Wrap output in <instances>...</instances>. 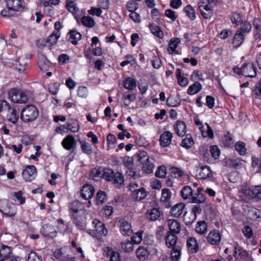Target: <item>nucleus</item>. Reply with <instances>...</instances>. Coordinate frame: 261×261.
Listing matches in <instances>:
<instances>
[{"label": "nucleus", "instance_id": "1", "mask_svg": "<svg viewBox=\"0 0 261 261\" xmlns=\"http://www.w3.org/2000/svg\"><path fill=\"white\" fill-rule=\"evenodd\" d=\"M39 114V110L36 106L28 105L21 110L20 118L24 123H29L35 121Z\"/></svg>", "mask_w": 261, "mask_h": 261}, {"label": "nucleus", "instance_id": "2", "mask_svg": "<svg viewBox=\"0 0 261 261\" xmlns=\"http://www.w3.org/2000/svg\"><path fill=\"white\" fill-rule=\"evenodd\" d=\"M8 94L9 98L13 102L25 103L28 101L27 95L20 89L16 88H11Z\"/></svg>", "mask_w": 261, "mask_h": 261}, {"label": "nucleus", "instance_id": "3", "mask_svg": "<svg viewBox=\"0 0 261 261\" xmlns=\"http://www.w3.org/2000/svg\"><path fill=\"white\" fill-rule=\"evenodd\" d=\"M138 160L142 165V170L147 174L153 172L154 167L152 163L149 161L147 153L145 151H140L138 154Z\"/></svg>", "mask_w": 261, "mask_h": 261}, {"label": "nucleus", "instance_id": "4", "mask_svg": "<svg viewBox=\"0 0 261 261\" xmlns=\"http://www.w3.org/2000/svg\"><path fill=\"white\" fill-rule=\"evenodd\" d=\"M0 212L7 216L13 217L16 214L17 207L13 203L4 201L0 205Z\"/></svg>", "mask_w": 261, "mask_h": 261}, {"label": "nucleus", "instance_id": "5", "mask_svg": "<svg viewBox=\"0 0 261 261\" xmlns=\"http://www.w3.org/2000/svg\"><path fill=\"white\" fill-rule=\"evenodd\" d=\"M243 193L249 199L261 200V186H255L252 189H244L243 190Z\"/></svg>", "mask_w": 261, "mask_h": 261}, {"label": "nucleus", "instance_id": "6", "mask_svg": "<svg viewBox=\"0 0 261 261\" xmlns=\"http://www.w3.org/2000/svg\"><path fill=\"white\" fill-rule=\"evenodd\" d=\"M36 174V169L33 165L28 166L22 173V176L26 181H32L35 178Z\"/></svg>", "mask_w": 261, "mask_h": 261}, {"label": "nucleus", "instance_id": "7", "mask_svg": "<svg viewBox=\"0 0 261 261\" xmlns=\"http://www.w3.org/2000/svg\"><path fill=\"white\" fill-rule=\"evenodd\" d=\"M120 231L123 236H129L133 233L131 224L124 219L119 220Z\"/></svg>", "mask_w": 261, "mask_h": 261}, {"label": "nucleus", "instance_id": "8", "mask_svg": "<svg viewBox=\"0 0 261 261\" xmlns=\"http://www.w3.org/2000/svg\"><path fill=\"white\" fill-rule=\"evenodd\" d=\"M93 227L94 228L96 235L106 236L108 230L105 227V224L97 219H94L92 221Z\"/></svg>", "mask_w": 261, "mask_h": 261}, {"label": "nucleus", "instance_id": "9", "mask_svg": "<svg viewBox=\"0 0 261 261\" xmlns=\"http://www.w3.org/2000/svg\"><path fill=\"white\" fill-rule=\"evenodd\" d=\"M202 191L203 189L202 188H198L197 190V192L191 197L190 202L193 203L204 204L206 197L202 193Z\"/></svg>", "mask_w": 261, "mask_h": 261}, {"label": "nucleus", "instance_id": "10", "mask_svg": "<svg viewBox=\"0 0 261 261\" xmlns=\"http://www.w3.org/2000/svg\"><path fill=\"white\" fill-rule=\"evenodd\" d=\"M62 145L66 150L74 149L76 145V141L72 135H69L63 140Z\"/></svg>", "mask_w": 261, "mask_h": 261}, {"label": "nucleus", "instance_id": "11", "mask_svg": "<svg viewBox=\"0 0 261 261\" xmlns=\"http://www.w3.org/2000/svg\"><path fill=\"white\" fill-rule=\"evenodd\" d=\"M95 189L91 185L86 184L81 190V196L85 200H89L94 196Z\"/></svg>", "mask_w": 261, "mask_h": 261}, {"label": "nucleus", "instance_id": "12", "mask_svg": "<svg viewBox=\"0 0 261 261\" xmlns=\"http://www.w3.org/2000/svg\"><path fill=\"white\" fill-rule=\"evenodd\" d=\"M243 75L249 77L256 76V68L253 63H248L243 65Z\"/></svg>", "mask_w": 261, "mask_h": 261}, {"label": "nucleus", "instance_id": "13", "mask_svg": "<svg viewBox=\"0 0 261 261\" xmlns=\"http://www.w3.org/2000/svg\"><path fill=\"white\" fill-rule=\"evenodd\" d=\"M6 3L7 9L11 10L13 12L23 8V3L20 0H6Z\"/></svg>", "mask_w": 261, "mask_h": 261}, {"label": "nucleus", "instance_id": "14", "mask_svg": "<svg viewBox=\"0 0 261 261\" xmlns=\"http://www.w3.org/2000/svg\"><path fill=\"white\" fill-rule=\"evenodd\" d=\"M207 242L213 245H218L221 241V234L218 230H213L210 231L207 237Z\"/></svg>", "mask_w": 261, "mask_h": 261}, {"label": "nucleus", "instance_id": "15", "mask_svg": "<svg viewBox=\"0 0 261 261\" xmlns=\"http://www.w3.org/2000/svg\"><path fill=\"white\" fill-rule=\"evenodd\" d=\"M38 65L42 71H47L49 69L50 62L44 55L40 54L38 55Z\"/></svg>", "mask_w": 261, "mask_h": 261}, {"label": "nucleus", "instance_id": "16", "mask_svg": "<svg viewBox=\"0 0 261 261\" xmlns=\"http://www.w3.org/2000/svg\"><path fill=\"white\" fill-rule=\"evenodd\" d=\"M173 135L169 131L164 132V148L169 146L170 145L172 147L171 152H174L175 147L177 144V142L175 140H172Z\"/></svg>", "mask_w": 261, "mask_h": 261}, {"label": "nucleus", "instance_id": "17", "mask_svg": "<svg viewBox=\"0 0 261 261\" xmlns=\"http://www.w3.org/2000/svg\"><path fill=\"white\" fill-rule=\"evenodd\" d=\"M67 40L72 44L76 45L78 41L81 40L82 35L76 30H73L69 31L67 35Z\"/></svg>", "mask_w": 261, "mask_h": 261}, {"label": "nucleus", "instance_id": "18", "mask_svg": "<svg viewBox=\"0 0 261 261\" xmlns=\"http://www.w3.org/2000/svg\"><path fill=\"white\" fill-rule=\"evenodd\" d=\"M172 208L170 212V214L174 217H178L183 212V210L185 207V204L182 203H178L174 205H172Z\"/></svg>", "mask_w": 261, "mask_h": 261}, {"label": "nucleus", "instance_id": "19", "mask_svg": "<svg viewBox=\"0 0 261 261\" xmlns=\"http://www.w3.org/2000/svg\"><path fill=\"white\" fill-rule=\"evenodd\" d=\"M245 35L240 30H237L236 34L233 38L232 44L234 47H239L244 40Z\"/></svg>", "mask_w": 261, "mask_h": 261}, {"label": "nucleus", "instance_id": "20", "mask_svg": "<svg viewBox=\"0 0 261 261\" xmlns=\"http://www.w3.org/2000/svg\"><path fill=\"white\" fill-rule=\"evenodd\" d=\"M177 240V237L175 234L169 232L165 238L166 245L168 248H171L178 246V245H176Z\"/></svg>", "mask_w": 261, "mask_h": 261}, {"label": "nucleus", "instance_id": "21", "mask_svg": "<svg viewBox=\"0 0 261 261\" xmlns=\"http://www.w3.org/2000/svg\"><path fill=\"white\" fill-rule=\"evenodd\" d=\"M172 192L169 189L164 188V207L169 208L173 204V199L171 198Z\"/></svg>", "mask_w": 261, "mask_h": 261}, {"label": "nucleus", "instance_id": "22", "mask_svg": "<svg viewBox=\"0 0 261 261\" xmlns=\"http://www.w3.org/2000/svg\"><path fill=\"white\" fill-rule=\"evenodd\" d=\"M187 246L188 250L192 253L197 252L199 249L197 242L194 238H190L187 240Z\"/></svg>", "mask_w": 261, "mask_h": 261}, {"label": "nucleus", "instance_id": "23", "mask_svg": "<svg viewBox=\"0 0 261 261\" xmlns=\"http://www.w3.org/2000/svg\"><path fill=\"white\" fill-rule=\"evenodd\" d=\"M41 232L44 236L53 238L56 236V231L53 226L49 224H45L43 226Z\"/></svg>", "mask_w": 261, "mask_h": 261}, {"label": "nucleus", "instance_id": "24", "mask_svg": "<svg viewBox=\"0 0 261 261\" xmlns=\"http://www.w3.org/2000/svg\"><path fill=\"white\" fill-rule=\"evenodd\" d=\"M7 118L8 120L12 123H15L17 122L19 118V115L16 110L10 106L8 109Z\"/></svg>", "mask_w": 261, "mask_h": 261}, {"label": "nucleus", "instance_id": "25", "mask_svg": "<svg viewBox=\"0 0 261 261\" xmlns=\"http://www.w3.org/2000/svg\"><path fill=\"white\" fill-rule=\"evenodd\" d=\"M136 253L137 258L141 261H144L149 256L147 249L143 246H140L137 249Z\"/></svg>", "mask_w": 261, "mask_h": 261}, {"label": "nucleus", "instance_id": "26", "mask_svg": "<svg viewBox=\"0 0 261 261\" xmlns=\"http://www.w3.org/2000/svg\"><path fill=\"white\" fill-rule=\"evenodd\" d=\"M175 130L177 135L179 136L182 137L186 133V125L184 122L181 121H177L174 127Z\"/></svg>", "mask_w": 261, "mask_h": 261}, {"label": "nucleus", "instance_id": "27", "mask_svg": "<svg viewBox=\"0 0 261 261\" xmlns=\"http://www.w3.org/2000/svg\"><path fill=\"white\" fill-rule=\"evenodd\" d=\"M168 226L171 233L177 234L180 231V225L179 223L176 220H169Z\"/></svg>", "mask_w": 261, "mask_h": 261}, {"label": "nucleus", "instance_id": "28", "mask_svg": "<svg viewBox=\"0 0 261 261\" xmlns=\"http://www.w3.org/2000/svg\"><path fill=\"white\" fill-rule=\"evenodd\" d=\"M11 252L10 247L0 244V256L4 261H7L8 259L11 256Z\"/></svg>", "mask_w": 261, "mask_h": 261}, {"label": "nucleus", "instance_id": "29", "mask_svg": "<svg viewBox=\"0 0 261 261\" xmlns=\"http://www.w3.org/2000/svg\"><path fill=\"white\" fill-rule=\"evenodd\" d=\"M180 42V39L178 38H174L171 40H170L169 46L167 48L169 54L175 53L176 54H178V52L176 50L178 44Z\"/></svg>", "mask_w": 261, "mask_h": 261}, {"label": "nucleus", "instance_id": "30", "mask_svg": "<svg viewBox=\"0 0 261 261\" xmlns=\"http://www.w3.org/2000/svg\"><path fill=\"white\" fill-rule=\"evenodd\" d=\"M146 196V192L143 188H141L137 190H134L133 192V198L138 201L144 199Z\"/></svg>", "mask_w": 261, "mask_h": 261}, {"label": "nucleus", "instance_id": "31", "mask_svg": "<svg viewBox=\"0 0 261 261\" xmlns=\"http://www.w3.org/2000/svg\"><path fill=\"white\" fill-rule=\"evenodd\" d=\"M196 218L195 214L192 212H186L184 215L183 221L186 225H190L195 221Z\"/></svg>", "mask_w": 261, "mask_h": 261}, {"label": "nucleus", "instance_id": "32", "mask_svg": "<svg viewBox=\"0 0 261 261\" xmlns=\"http://www.w3.org/2000/svg\"><path fill=\"white\" fill-rule=\"evenodd\" d=\"M147 217L151 221L156 220L160 216V213L156 208L148 210L146 213Z\"/></svg>", "mask_w": 261, "mask_h": 261}, {"label": "nucleus", "instance_id": "33", "mask_svg": "<svg viewBox=\"0 0 261 261\" xmlns=\"http://www.w3.org/2000/svg\"><path fill=\"white\" fill-rule=\"evenodd\" d=\"M115 173L114 171L109 168H106L102 170V176L108 181H111L113 180Z\"/></svg>", "mask_w": 261, "mask_h": 261}, {"label": "nucleus", "instance_id": "34", "mask_svg": "<svg viewBox=\"0 0 261 261\" xmlns=\"http://www.w3.org/2000/svg\"><path fill=\"white\" fill-rule=\"evenodd\" d=\"M211 171L208 166H202L199 172V178L201 179H206L210 177L211 175Z\"/></svg>", "mask_w": 261, "mask_h": 261}, {"label": "nucleus", "instance_id": "35", "mask_svg": "<svg viewBox=\"0 0 261 261\" xmlns=\"http://www.w3.org/2000/svg\"><path fill=\"white\" fill-rule=\"evenodd\" d=\"M231 20L233 24L237 26L241 25L243 22V16L237 12H233L231 14Z\"/></svg>", "mask_w": 261, "mask_h": 261}, {"label": "nucleus", "instance_id": "36", "mask_svg": "<svg viewBox=\"0 0 261 261\" xmlns=\"http://www.w3.org/2000/svg\"><path fill=\"white\" fill-rule=\"evenodd\" d=\"M171 258L172 261H178L181 255V248L180 246H175L171 248Z\"/></svg>", "mask_w": 261, "mask_h": 261}, {"label": "nucleus", "instance_id": "37", "mask_svg": "<svg viewBox=\"0 0 261 261\" xmlns=\"http://www.w3.org/2000/svg\"><path fill=\"white\" fill-rule=\"evenodd\" d=\"M137 84L135 79L132 77H127L124 81V87L129 90H133L136 87Z\"/></svg>", "mask_w": 261, "mask_h": 261}, {"label": "nucleus", "instance_id": "38", "mask_svg": "<svg viewBox=\"0 0 261 261\" xmlns=\"http://www.w3.org/2000/svg\"><path fill=\"white\" fill-rule=\"evenodd\" d=\"M201 88V85L199 82H196L189 87L187 93L189 95H194L197 93Z\"/></svg>", "mask_w": 261, "mask_h": 261}, {"label": "nucleus", "instance_id": "39", "mask_svg": "<svg viewBox=\"0 0 261 261\" xmlns=\"http://www.w3.org/2000/svg\"><path fill=\"white\" fill-rule=\"evenodd\" d=\"M66 128L72 132L75 133L79 130L80 126L78 122L76 120L72 119L67 122Z\"/></svg>", "mask_w": 261, "mask_h": 261}, {"label": "nucleus", "instance_id": "40", "mask_svg": "<svg viewBox=\"0 0 261 261\" xmlns=\"http://www.w3.org/2000/svg\"><path fill=\"white\" fill-rule=\"evenodd\" d=\"M196 231L201 234L205 233L207 231V225L204 221H198L195 228Z\"/></svg>", "mask_w": 261, "mask_h": 261}, {"label": "nucleus", "instance_id": "41", "mask_svg": "<svg viewBox=\"0 0 261 261\" xmlns=\"http://www.w3.org/2000/svg\"><path fill=\"white\" fill-rule=\"evenodd\" d=\"M114 184L117 188H120L124 183V178L122 174L119 172H117L114 175Z\"/></svg>", "mask_w": 261, "mask_h": 261}, {"label": "nucleus", "instance_id": "42", "mask_svg": "<svg viewBox=\"0 0 261 261\" xmlns=\"http://www.w3.org/2000/svg\"><path fill=\"white\" fill-rule=\"evenodd\" d=\"M181 196L183 199H188L193 195V190L189 186H185L181 191Z\"/></svg>", "mask_w": 261, "mask_h": 261}, {"label": "nucleus", "instance_id": "43", "mask_svg": "<svg viewBox=\"0 0 261 261\" xmlns=\"http://www.w3.org/2000/svg\"><path fill=\"white\" fill-rule=\"evenodd\" d=\"M150 30L151 33L156 36L160 39L163 37V32L161 30V28L158 25L152 24L150 25Z\"/></svg>", "mask_w": 261, "mask_h": 261}, {"label": "nucleus", "instance_id": "44", "mask_svg": "<svg viewBox=\"0 0 261 261\" xmlns=\"http://www.w3.org/2000/svg\"><path fill=\"white\" fill-rule=\"evenodd\" d=\"M82 205L78 201H74L69 205L70 213L72 212L74 215H77L78 212L82 208Z\"/></svg>", "mask_w": 261, "mask_h": 261}, {"label": "nucleus", "instance_id": "45", "mask_svg": "<svg viewBox=\"0 0 261 261\" xmlns=\"http://www.w3.org/2000/svg\"><path fill=\"white\" fill-rule=\"evenodd\" d=\"M122 98L124 100V105L128 106L132 102L136 100V96L135 94H128L125 92L123 94Z\"/></svg>", "mask_w": 261, "mask_h": 261}, {"label": "nucleus", "instance_id": "46", "mask_svg": "<svg viewBox=\"0 0 261 261\" xmlns=\"http://www.w3.org/2000/svg\"><path fill=\"white\" fill-rule=\"evenodd\" d=\"M23 193L19 191L18 192H14L12 193L11 195L14 201H18L20 204H23L25 202V198L22 196Z\"/></svg>", "mask_w": 261, "mask_h": 261}, {"label": "nucleus", "instance_id": "47", "mask_svg": "<svg viewBox=\"0 0 261 261\" xmlns=\"http://www.w3.org/2000/svg\"><path fill=\"white\" fill-rule=\"evenodd\" d=\"M82 23L86 27L92 28L94 25V19L89 16H84L81 18Z\"/></svg>", "mask_w": 261, "mask_h": 261}, {"label": "nucleus", "instance_id": "48", "mask_svg": "<svg viewBox=\"0 0 261 261\" xmlns=\"http://www.w3.org/2000/svg\"><path fill=\"white\" fill-rule=\"evenodd\" d=\"M60 37V33L59 31L54 32L48 37L47 41L51 46L57 43Z\"/></svg>", "mask_w": 261, "mask_h": 261}, {"label": "nucleus", "instance_id": "49", "mask_svg": "<svg viewBox=\"0 0 261 261\" xmlns=\"http://www.w3.org/2000/svg\"><path fill=\"white\" fill-rule=\"evenodd\" d=\"M133 244L132 241L128 240H125L121 243V248L125 252L132 251L134 248Z\"/></svg>", "mask_w": 261, "mask_h": 261}, {"label": "nucleus", "instance_id": "50", "mask_svg": "<svg viewBox=\"0 0 261 261\" xmlns=\"http://www.w3.org/2000/svg\"><path fill=\"white\" fill-rule=\"evenodd\" d=\"M194 144L192 137L187 135L186 137L182 141L181 146L186 149L190 148Z\"/></svg>", "mask_w": 261, "mask_h": 261}, {"label": "nucleus", "instance_id": "51", "mask_svg": "<svg viewBox=\"0 0 261 261\" xmlns=\"http://www.w3.org/2000/svg\"><path fill=\"white\" fill-rule=\"evenodd\" d=\"M102 176V171L99 168H93L90 174V177L94 180H98Z\"/></svg>", "mask_w": 261, "mask_h": 261}, {"label": "nucleus", "instance_id": "52", "mask_svg": "<svg viewBox=\"0 0 261 261\" xmlns=\"http://www.w3.org/2000/svg\"><path fill=\"white\" fill-rule=\"evenodd\" d=\"M235 149L241 155H245L246 153L245 144L243 142H238L235 145Z\"/></svg>", "mask_w": 261, "mask_h": 261}, {"label": "nucleus", "instance_id": "53", "mask_svg": "<svg viewBox=\"0 0 261 261\" xmlns=\"http://www.w3.org/2000/svg\"><path fill=\"white\" fill-rule=\"evenodd\" d=\"M81 148L83 152L87 154H91L92 153V148L91 145L86 141H80Z\"/></svg>", "mask_w": 261, "mask_h": 261}, {"label": "nucleus", "instance_id": "54", "mask_svg": "<svg viewBox=\"0 0 261 261\" xmlns=\"http://www.w3.org/2000/svg\"><path fill=\"white\" fill-rule=\"evenodd\" d=\"M143 231L141 230L135 233L131 237L132 242L134 244H139L142 240Z\"/></svg>", "mask_w": 261, "mask_h": 261}, {"label": "nucleus", "instance_id": "55", "mask_svg": "<svg viewBox=\"0 0 261 261\" xmlns=\"http://www.w3.org/2000/svg\"><path fill=\"white\" fill-rule=\"evenodd\" d=\"M107 140L108 142V147L110 148H114L117 141L116 137L113 134L110 133L107 136Z\"/></svg>", "mask_w": 261, "mask_h": 261}, {"label": "nucleus", "instance_id": "56", "mask_svg": "<svg viewBox=\"0 0 261 261\" xmlns=\"http://www.w3.org/2000/svg\"><path fill=\"white\" fill-rule=\"evenodd\" d=\"M184 12L186 13L187 15L191 19L194 20L195 19V12L193 7L190 5L187 6L184 8Z\"/></svg>", "mask_w": 261, "mask_h": 261}, {"label": "nucleus", "instance_id": "57", "mask_svg": "<svg viewBox=\"0 0 261 261\" xmlns=\"http://www.w3.org/2000/svg\"><path fill=\"white\" fill-rule=\"evenodd\" d=\"M36 44L37 47L39 48L42 49L45 47H48L49 49H50L51 46L47 41V39L40 38L36 41Z\"/></svg>", "mask_w": 261, "mask_h": 261}, {"label": "nucleus", "instance_id": "58", "mask_svg": "<svg viewBox=\"0 0 261 261\" xmlns=\"http://www.w3.org/2000/svg\"><path fill=\"white\" fill-rule=\"evenodd\" d=\"M241 25V28L237 30H240L241 32L243 33L244 35L245 33H249L251 29V25L248 21H243Z\"/></svg>", "mask_w": 261, "mask_h": 261}, {"label": "nucleus", "instance_id": "59", "mask_svg": "<svg viewBox=\"0 0 261 261\" xmlns=\"http://www.w3.org/2000/svg\"><path fill=\"white\" fill-rule=\"evenodd\" d=\"M203 73L199 70H195L193 72L192 74L190 76V79L193 81L199 80L200 81H204L203 78Z\"/></svg>", "mask_w": 261, "mask_h": 261}, {"label": "nucleus", "instance_id": "60", "mask_svg": "<svg viewBox=\"0 0 261 261\" xmlns=\"http://www.w3.org/2000/svg\"><path fill=\"white\" fill-rule=\"evenodd\" d=\"M126 174L130 178L137 179L140 177L139 173L135 170L134 167L131 169H127Z\"/></svg>", "mask_w": 261, "mask_h": 261}, {"label": "nucleus", "instance_id": "61", "mask_svg": "<svg viewBox=\"0 0 261 261\" xmlns=\"http://www.w3.org/2000/svg\"><path fill=\"white\" fill-rule=\"evenodd\" d=\"M107 199L106 194L103 191H99L96 195V201L97 204L104 203Z\"/></svg>", "mask_w": 261, "mask_h": 261}, {"label": "nucleus", "instance_id": "62", "mask_svg": "<svg viewBox=\"0 0 261 261\" xmlns=\"http://www.w3.org/2000/svg\"><path fill=\"white\" fill-rule=\"evenodd\" d=\"M60 84L59 83L55 82L49 85V91L53 95H56L59 90Z\"/></svg>", "mask_w": 261, "mask_h": 261}, {"label": "nucleus", "instance_id": "63", "mask_svg": "<svg viewBox=\"0 0 261 261\" xmlns=\"http://www.w3.org/2000/svg\"><path fill=\"white\" fill-rule=\"evenodd\" d=\"M66 6L68 10L72 13H76L79 10L76 4L73 1L67 2Z\"/></svg>", "mask_w": 261, "mask_h": 261}, {"label": "nucleus", "instance_id": "64", "mask_svg": "<svg viewBox=\"0 0 261 261\" xmlns=\"http://www.w3.org/2000/svg\"><path fill=\"white\" fill-rule=\"evenodd\" d=\"M138 3L133 1H129L126 4V9L130 12H135L138 9Z\"/></svg>", "mask_w": 261, "mask_h": 261}]
</instances>
